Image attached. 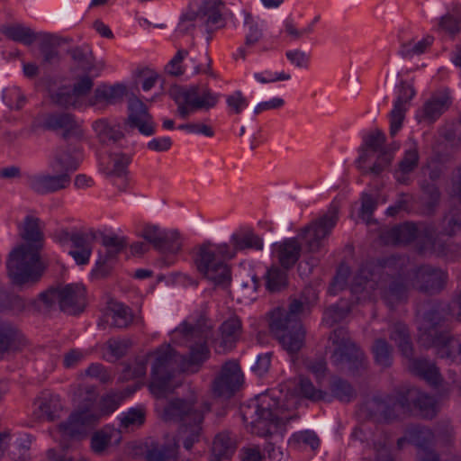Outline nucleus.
<instances>
[{
    "label": "nucleus",
    "mask_w": 461,
    "mask_h": 461,
    "mask_svg": "<svg viewBox=\"0 0 461 461\" xmlns=\"http://www.w3.org/2000/svg\"><path fill=\"white\" fill-rule=\"evenodd\" d=\"M85 375L98 380L101 384H109L113 379V375L110 369L101 363H92L85 370Z\"/></svg>",
    "instance_id": "nucleus-57"
},
{
    "label": "nucleus",
    "mask_w": 461,
    "mask_h": 461,
    "mask_svg": "<svg viewBox=\"0 0 461 461\" xmlns=\"http://www.w3.org/2000/svg\"><path fill=\"white\" fill-rule=\"evenodd\" d=\"M118 405H80L69 413L67 420L58 425L61 447L68 448V441L81 442L95 430L104 416L116 410Z\"/></svg>",
    "instance_id": "nucleus-5"
},
{
    "label": "nucleus",
    "mask_w": 461,
    "mask_h": 461,
    "mask_svg": "<svg viewBox=\"0 0 461 461\" xmlns=\"http://www.w3.org/2000/svg\"><path fill=\"white\" fill-rule=\"evenodd\" d=\"M231 251H234V257L238 251L246 249H255L261 251L264 248V242L261 237L253 230L236 232L230 236Z\"/></svg>",
    "instance_id": "nucleus-31"
},
{
    "label": "nucleus",
    "mask_w": 461,
    "mask_h": 461,
    "mask_svg": "<svg viewBox=\"0 0 461 461\" xmlns=\"http://www.w3.org/2000/svg\"><path fill=\"white\" fill-rule=\"evenodd\" d=\"M295 391L299 396L312 402L322 401L326 395L324 391L316 389L312 382L303 375L298 377Z\"/></svg>",
    "instance_id": "nucleus-44"
},
{
    "label": "nucleus",
    "mask_w": 461,
    "mask_h": 461,
    "mask_svg": "<svg viewBox=\"0 0 461 461\" xmlns=\"http://www.w3.org/2000/svg\"><path fill=\"white\" fill-rule=\"evenodd\" d=\"M58 175L35 174L28 176V186L38 194H50L67 188L71 182L68 173L59 172Z\"/></svg>",
    "instance_id": "nucleus-22"
},
{
    "label": "nucleus",
    "mask_w": 461,
    "mask_h": 461,
    "mask_svg": "<svg viewBox=\"0 0 461 461\" xmlns=\"http://www.w3.org/2000/svg\"><path fill=\"white\" fill-rule=\"evenodd\" d=\"M73 60L85 72H90L93 68L91 50L87 47H76L69 50Z\"/></svg>",
    "instance_id": "nucleus-53"
},
{
    "label": "nucleus",
    "mask_w": 461,
    "mask_h": 461,
    "mask_svg": "<svg viewBox=\"0 0 461 461\" xmlns=\"http://www.w3.org/2000/svg\"><path fill=\"white\" fill-rule=\"evenodd\" d=\"M40 222V219L32 215L24 218L20 235L25 243L14 248L9 254L7 272L15 285L37 282L43 273L40 251L43 247L44 235Z\"/></svg>",
    "instance_id": "nucleus-2"
},
{
    "label": "nucleus",
    "mask_w": 461,
    "mask_h": 461,
    "mask_svg": "<svg viewBox=\"0 0 461 461\" xmlns=\"http://www.w3.org/2000/svg\"><path fill=\"white\" fill-rule=\"evenodd\" d=\"M420 152L418 142L413 138H409L405 144L402 158L398 163V167L393 171L394 179L402 185L411 183V174L418 167Z\"/></svg>",
    "instance_id": "nucleus-23"
},
{
    "label": "nucleus",
    "mask_w": 461,
    "mask_h": 461,
    "mask_svg": "<svg viewBox=\"0 0 461 461\" xmlns=\"http://www.w3.org/2000/svg\"><path fill=\"white\" fill-rule=\"evenodd\" d=\"M275 253L281 267L285 269L292 268L298 261L302 247L295 238L285 239L274 245Z\"/></svg>",
    "instance_id": "nucleus-29"
},
{
    "label": "nucleus",
    "mask_w": 461,
    "mask_h": 461,
    "mask_svg": "<svg viewBox=\"0 0 461 461\" xmlns=\"http://www.w3.org/2000/svg\"><path fill=\"white\" fill-rule=\"evenodd\" d=\"M209 332L210 326L205 323L203 316L195 323L185 321L173 330V342L189 347L188 357L183 356L182 370H189L194 366H200L209 358L210 349L207 346Z\"/></svg>",
    "instance_id": "nucleus-6"
},
{
    "label": "nucleus",
    "mask_w": 461,
    "mask_h": 461,
    "mask_svg": "<svg viewBox=\"0 0 461 461\" xmlns=\"http://www.w3.org/2000/svg\"><path fill=\"white\" fill-rule=\"evenodd\" d=\"M221 95L213 92L206 84H192L180 88L174 96L177 105L176 114L187 119L197 112H208L214 108Z\"/></svg>",
    "instance_id": "nucleus-11"
},
{
    "label": "nucleus",
    "mask_w": 461,
    "mask_h": 461,
    "mask_svg": "<svg viewBox=\"0 0 461 461\" xmlns=\"http://www.w3.org/2000/svg\"><path fill=\"white\" fill-rule=\"evenodd\" d=\"M244 25L248 28V32L246 33L245 37V44L247 46H252L257 43L262 37L263 24H259L258 22L256 21L250 14L246 13Z\"/></svg>",
    "instance_id": "nucleus-52"
},
{
    "label": "nucleus",
    "mask_w": 461,
    "mask_h": 461,
    "mask_svg": "<svg viewBox=\"0 0 461 461\" xmlns=\"http://www.w3.org/2000/svg\"><path fill=\"white\" fill-rule=\"evenodd\" d=\"M167 231L157 225L149 224L142 229L140 236L158 250Z\"/></svg>",
    "instance_id": "nucleus-56"
},
{
    "label": "nucleus",
    "mask_w": 461,
    "mask_h": 461,
    "mask_svg": "<svg viewBox=\"0 0 461 461\" xmlns=\"http://www.w3.org/2000/svg\"><path fill=\"white\" fill-rule=\"evenodd\" d=\"M98 397L95 385H78L73 392L72 400L76 403H94Z\"/></svg>",
    "instance_id": "nucleus-58"
},
{
    "label": "nucleus",
    "mask_w": 461,
    "mask_h": 461,
    "mask_svg": "<svg viewBox=\"0 0 461 461\" xmlns=\"http://www.w3.org/2000/svg\"><path fill=\"white\" fill-rule=\"evenodd\" d=\"M383 239L386 243L394 245L408 244L420 240V252L429 251L438 256H449L450 245L436 238L434 229L424 223L405 222L394 226L384 233Z\"/></svg>",
    "instance_id": "nucleus-7"
},
{
    "label": "nucleus",
    "mask_w": 461,
    "mask_h": 461,
    "mask_svg": "<svg viewBox=\"0 0 461 461\" xmlns=\"http://www.w3.org/2000/svg\"><path fill=\"white\" fill-rule=\"evenodd\" d=\"M95 233L93 230L76 231L73 232L70 236V241L72 242V245L76 249H93V242L95 241Z\"/></svg>",
    "instance_id": "nucleus-59"
},
{
    "label": "nucleus",
    "mask_w": 461,
    "mask_h": 461,
    "mask_svg": "<svg viewBox=\"0 0 461 461\" xmlns=\"http://www.w3.org/2000/svg\"><path fill=\"white\" fill-rule=\"evenodd\" d=\"M139 387V385H134L127 386L123 390H111L105 395L103 396L102 403H120L121 402L127 400L131 394H133L137 391Z\"/></svg>",
    "instance_id": "nucleus-60"
},
{
    "label": "nucleus",
    "mask_w": 461,
    "mask_h": 461,
    "mask_svg": "<svg viewBox=\"0 0 461 461\" xmlns=\"http://www.w3.org/2000/svg\"><path fill=\"white\" fill-rule=\"evenodd\" d=\"M336 346L330 356L331 363L337 366H347L352 371H357L366 366L364 353L352 342L348 330L344 328L334 330L330 336Z\"/></svg>",
    "instance_id": "nucleus-15"
},
{
    "label": "nucleus",
    "mask_w": 461,
    "mask_h": 461,
    "mask_svg": "<svg viewBox=\"0 0 461 461\" xmlns=\"http://www.w3.org/2000/svg\"><path fill=\"white\" fill-rule=\"evenodd\" d=\"M450 104L447 95H432L423 105L422 117L428 122H435Z\"/></svg>",
    "instance_id": "nucleus-34"
},
{
    "label": "nucleus",
    "mask_w": 461,
    "mask_h": 461,
    "mask_svg": "<svg viewBox=\"0 0 461 461\" xmlns=\"http://www.w3.org/2000/svg\"><path fill=\"white\" fill-rule=\"evenodd\" d=\"M436 31L455 38L461 32V21L453 14H446L438 19Z\"/></svg>",
    "instance_id": "nucleus-50"
},
{
    "label": "nucleus",
    "mask_w": 461,
    "mask_h": 461,
    "mask_svg": "<svg viewBox=\"0 0 461 461\" xmlns=\"http://www.w3.org/2000/svg\"><path fill=\"white\" fill-rule=\"evenodd\" d=\"M338 220V208L331 205L325 214L301 230L299 236L308 252L318 253L325 249L327 238L331 234Z\"/></svg>",
    "instance_id": "nucleus-14"
},
{
    "label": "nucleus",
    "mask_w": 461,
    "mask_h": 461,
    "mask_svg": "<svg viewBox=\"0 0 461 461\" xmlns=\"http://www.w3.org/2000/svg\"><path fill=\"white\" fill-rule=\"evenodd\" d=\"M415 90L408 83L402 81L398 86L397 97L390 112V134L394 136L402 129L410 101L414 97Z\"/></svg>",
    "instance_id": "nucleus-21"
},
{
    "label": "nucleus",
    "mask_w": 461,
    "mask_h": 461,
    "mask_svg": "<svg viewBox=\"0 0 461 461\" xmlns=\"http://www.w3.org/2000/svg\"><path fill=\"white\" fill-rule=\"evenodd\" d=\"M349 275V267L344 264L340 265L338 267L333 282L329 288L330 294L335 295L339 291L343 290L347 285Z\"/></svg>",
    "instance_id": "nucleus-62"
},
{
    "label": "nucleus",
    "mask_w": 461,
    "mask_h": 461,
    "mask_svg": "<svg viewBox=\"0 0 461 461\" xmlns=\"http://www.w3.org/2000/svg\"><path fill=\"white\" fill-rule=\"evenodd\" d=\"M23 345L22 335L11 325L0 326V358L9 351L18 350Z\"/></svg>",
    "instance_id": "nucleus-35"
},
{
    "label": "nucleus",
    "mask_w": 461,
    "mask_h": 461,
    "mask_svg": "<svg viewBox=\"0 0 461 461\" xmlns=\"http://www.w3.org/2000/svg\"><path fill=\"white\" fill-rule=\"evenodd\" d=\"M179 444L178 440L174 438L171 442L160 445L151 443L146 450V461H177Z\"/></svg>",
    "instance_id": "nucleus-30"
},
{
    "label": "nucleus",
    "mask_w": 461,
    "mask_h": 461,
    "mask_svg": "<svg viewBox=\"0 0 461 461\" xmlns=\"http://www.w3.org/2000/svg\"><path fill=\"white\" fill-rule=\"evenodd\" d=\"M146 413L139 407L130 408L120 418V426L123 429H133L142 426L145 422Z\"/></svg>",
    "instance_id": "nucleus-48"
},
{
    "label": "nucleus",
    "mask_w": 461,
    "mask_h": 461,
    "mask_svg": "<svg viewBox=\"0 0 461 461\" xmlns=\"http://www.w3.org/2000/svg\"><path fill=\"white\" fill-rule=\"evenodd\" d=\"M349 312L350 309L348 305L333 304L325 310L322 321L331 327L345 319Z\"/></svg>",
    "instance_id": "nucleus-54"
},
{
    "label": "nucleus",
    "mask_w": 461,
    "mask_h": 461,
    "mask_svg": "<svg viewBox=\"0 0 461 461\" xmlns=\"http://www.w3.org/2000/svg\"><path fill=\"white\" fill-rule=\"evenodd\" d=\"M389 338L395 343L402 355L409 360L408 368L415 375L432 385L441 382V375L434 363L424 358H413V347L409 329L402 322H396L389 328Z\"/></svg>",
    "instance_id": "nucleus-9"
},
{
    "label": "nucleus",
    "mask_w": 461,
    "mask_h": 461,
    "mask_svg": "<svg viewBox=\"0 0 461 461\" xmlns=\"http://www.w3.org/2000/svg\"><path fill=\"white\" fill-rule=\"evenodd\" d=\"M0 31L8 39L24 45L32 44L37 40L38 36L31 28L23 26V24L2 26Z\"/></svg>",
    "instance_id": "nucleus-38"
},
{
    "label": "nucleus",
    "mask_w": 461,
    "mask_h": 461,
    "mask_svg": "<svg viewBox=\"0 0 461 461\" xmlns=\"http://www.w3.org/2000/svg\"><path fill=\"white\" fill-rule=\"evenodd\" d=\"M194 407L195 405H164L162 411V419L165 421L182 423L180 434L189 430V435L184 440V447L187 450H190L198 441L200 424L203 420V411Z\"/></svg>",
    "instance_id": "nucleus-13"
},
{
    "label": "nucleus",
    "mask_w": 461,
    "mask_h": 461,
    "mask_svg": "<svg viewBox=\"0 0 461 461\" xmlns=\"http://www.w3.org/2000/svg\"><path fill=\"white\" fill-rule=\"evenodd\" d=\"M53 103L63 107L80 108L82 103L77 99L72 89L67 86L59 87L55 93L51 95Z\"/></svg>",
    "instance_id": "nucleus-51"
},
{
    "label": "nucleus",
    "mask_w": 461,
    "mask_h": 461,
    "mask_svg": "<svg viewBox=\"0 0 461 461\" xmlns=\"http://www.w3.org/2000/svg\"><path fill=\"white\" fill-rule=\"evenodd\" d=\"M221 3L218 0H203L201 6L195 13L187 14L183 16L179 29L188 31L191 28H198L207 33L222 28L225 24L221 13Z\"/></svg>",
    "instance_id": "nucleus-16"
},
{
    "label": "nucleus",
    "mask_w": 461,
    "mask_h": 461,
    "mask_svg": "<svg viewBox=\"0 0 461 461\" xmlns=\"http://www.w3.org/2000/svg\"><path fill=\"white\" fill-rule=\"evenodd\" d=\"M330 391L333 396L339 402H351L356 394L351 384L341 378L333 379L330 384Z\"/></svg>",
    "instance_id": "nucleus-49"
},
{
    "label": "nucleus",
    "mask_w": 461,
    "mask_h": 461,
    "mask_svg": "<svg viewBox=\"0 0 461 461\" xmlns=\"http://www.w3.org/2000/svg\"><path fill=\"white\" fill-rule=\"evenodd\" d=\"M39 299L49 310L59 308L68 314L75 315L86 306V289L81 284L51 286L41 293Z\"/></svg>",
    "instance_id": "nucleus-12"
},
{
    "label": "nucleus",
    "mask_w": 461,
    "mask_h": 461,
    "mask_svg": "<svg viewBox=\"0 0 461 461\" xmlns=\"http://www.w3.org/2000/svg\"><path fill=\"white\" fill-rule=\"evenodd\" d=\"M303 309V303L294 300L287 309L276 308L270 315V331L290 355L297 354L305 342L306 332L300 320Z\"/></svg>",
    "instance_id": "nucleus-4"
},
{
    "label": "nucleus",
    "mask_w": 461,
    "mask_h": 461,
    "mask_svg": "<svg viewBox=\"0 0 461 461\" xmlns=\"http://www.w3.org/2000/svg\"><path fill=\"white\" fill-rule=\"evenodd\" d=\"M241 321L234 315L221 325V343L224 348H231L241 334Z\"/></svg>",
    "instance_id": "nucleus-40"
},
{
    "label": "nucleus",
    "mask_w": 461,
    "mask_h": 461,
    "mask_svg": "<svg viewBox=\"0 0 461 461\" xmlns=\"http://www.w3.org/2000/svg\"><path fill=\"white\" fill-rule=\"evenodd\" d=\"M132 321L133 313L130 307L122 303L111 302L98 321V327L104 330L106 325H110L116 329H125Z\"/></svg>",
    "instance_id": "nucleus-24"
},
{
    "label": "nucleus",
    "mask_w": 461,
    "mask_h": 461,
    "mask_svg": "<svg viewBox=\"0 0 461 461\" xmlns=\"http://www.w3.org/2000/svg\"><path fill=\"white\" fill-rule=\"evenodd\" d=\"M372 351L375 361L383 367H388L393 360V348L384 339H375Z\"/></svg>",
    "instance_id": "nucleus-47"
},
{
    "label": "nucleus",
    "mask_w": 461,
    "mask_h": 461,
    "mask_svg": "<svg viewBox=\"0 0 461 461\" xmlns=\"http://www.w3.org/2000/svg\"><path fill=\"white\" fill-rule=\"evenodd\" d=\"M441 321L442 316L435 307L423 313L422 322L419 327V340L426 348H437L439 357L454 361L456 352L461 355V342L447 332L438 331V326Z\"/></svg>",
    "instance_id": "nucleus-8"
},
{
    "label": "nucleus",
    "mask_w": 461,
    "mask_h": 461,
    "mask_svg": "<svg viewBox=\"0 0 461 461\" xmlns=\"http://www.w3.org/2000/svg\"><path fill=\"white\" fill-rule=\"evenodd\" d=\"M188 55V51L185 50H179L176 55L171 59V60L166 66V71L172 76L178 77L182 76L185 68L189 67L188 64L185 65V68L181 66L184 59Z\"/></svg>",
    "instance_id": "nucleus-63"
},
{
    "label": "nucleus",
    "mask_w": 461,
    "mask_h": 461,
    "mask_svg": "<svg viewBox=\"0 0 461 461\" xmlns=\"http://www.w3.org/2000/svg\"><path fill=\"white\" fill-rule=\"evenodd\" d=\"M37 125L61 135L64 140H80L83 130L75 116L68 113H51L40 116Z\"/></svg>",
    "instance_id": "nucleus-18"
},
{
    "label": "nucleus",
    "mask_w": 461,
    "mask_h": 461,
    "mask_svg": "<svg viewBox=\"0 0 461 461\" xmlns=\"http://www.w3.org/2000/svg\"><path fill=\"white\" fill-rule=\"evenodd\" d=\"M406 258L389 257L378 263L366 262L359 267L350 284V292L357 302L375 300L376 291L389 308L406 302L411 289L424 294L440 292L447 281V273L441 268L422 265L407 269Z\"/></svg>",
    "instance_id": "nucleus-1"
},
{
    "label": "nucleus",
    "mask_w": 461,
    "mask_h": 461,
    "mask_svg": "<svg viewBox=\"0 0 461 461\" xmlns=\"http://www.w3.org/2000/svg\"><path fill=\"white\" fill-rule=\"evenodd\" d=\"M434 37L427 35L415 41L413 39L401 43L398 54L403 59H411L425 53L433 44Z\"/></svg>",
    "instance_id": "nucleus-37"
},
{
    "label": "nucleus",
    "mask_w": 461,
    "mask_h": 461,
    "mask_svg": "<svg viewBox=\"0 0 461 461\" xmlns=\"http://www.w3.org/2000/svg\"><path fill=\"white\" fill-rule=\"evenodd\" d=\"M409 443L414 445L418 451L433 448L435 435L433 431L425 427L414 426L407 429Z\"/></svg>",
    "instance_id": "nucleus-36"
},
{
    "label": "nucleus",
    "mask_w": 461,
    "mask_h": 461,
    "mask_svg": "<svg viewBox=\"0 0 461 461\" xmlns=\"http://www.w3.org/2000/svg\"><path fill=\"white\" fill-rule=\"evenodd\" d=\"M234 258V251L227 243L204 241L194 253L197 271L216 286L228 287L231 283V271L226 259Z\"/></svg>",
    "instance_id": "nucleus-3"
},
{
    "label": "nucleus",
    "mask_w": 461,
    "mask_h": 461,
    "mask_svg": "<svg viewBox=\"0 0 461 461\" xmlns=\"http://www.w3.org/2000/svg\"><path fill=\"white\" fill-rule=\"evenodd\" d=\"M102 244L105 248V254L100 255L95 263V271L104 276L109 271L108 264L114 260L127 245L126 239L116 235H105L103 237Z\"/></svg>",
    "instance_id": "nucleus-26"
},
{
    "label": "nucleus",
    "mask_w": 461,
    "mask_h": 461,
    "mask_svg": "<svg viewBox=\"0 0 461 461\" xmlns=\"http://www.w3.org/2000/svg\"><path fill=\"white\" fill-rule=\"evenodd\" d=\"M287 270L277 266H272L265 274V285L270 293H277L288 285Z\"/></svg>",
    "instance_id": "nucleus-39"
},
{
    "label": "nucleus",
    "mask_w": 461,
    "mask_h": 461,
    "mask_svg": "<svg viewBox=\"0 0 461 461\" xmlns=\"http://www.w3.org/2000/svg\"><path fill=\"white\" fill-rule=\"evenodd\" d=\"M131 162V156L122 152H112L109 155V174L118 177L127 174V168Z\"/></svg>",
    "instance_id": "nucleus-45"
},
{
    "label": "nucleus",
    "mask_w": 461,
    "mask_h": 461,
    "mask_svg": "<svg viewBox=\"0 0 461 461\" xmlns=\"http://www.w3.org/2000/svg\"><path fill=\"white\" fill-rule=\"evenodd\" d=\"M240 416L249 424L250 432L259 437L272 435L273 429L285 425L288 419L278 417L270 408L262 405H240Z\"/></svg>",
    "instance_id": "nucleus-17"
},
{
    "label": "nucleus",
    "mask_w": 461,
    "mask_h": 461,
    "mask_svg": "<svg viewBox=\"0 0 461 461\" xmlns=\"http://www.w3.org/2000/svg\"><path fill=\"white\" fill-rule=\"evenodd\" d=\"M79 150L77 148H59L55 151L53 159L50 162V167L53 172L70 175L79 166Z\"/></svg>",
    "instance_id": "nucleus-27"
},
{
    "label": "nucleus",
    "mask_w": 461,
    "mask_h": 461,
    "mask_svg": "<svg viewBox=\"0 0 461 461\" xmlns=\"http://www.w3.org/2000/svg\"><path fill=\"white\" fill-rule=\"evenodd\" d=\"M92 126L98 140L103 145H114L124 137L120 127L111 124L106 119L96 120L93 122Z\"/></svg>",
    "instance_id": "nucleus-32"
},
{
    "label": "nucleus",
    "mask_w": 461,
    "mask_h": 461,
    "mask_svg": "<svg viewBox=\"0 0 461 461\" xmlns=\"http://www.w3.org/2000/svg\"><path fill=\"white\" fill-rule=\"evenodd\" d=\"M125 125L131 129H137L144 136H151L156 132V123L148 107L135 95L129 98Z\"/></svg>",
    "instance_id": "nucleus-20"
},
{
    "label": "nucleus",
    "mask_w": 461,
    "mask_h": 461,
    "mask_svg": "<svg viewBox=\"0 0 461 461\" xmlns=\"http://www.w3.org/2000/svg\"><path fill=\"white\" fill-rule=\"evenodd\" d=\"M149 355L136 357L132 362L127 364L122 370V379L130 380L145 376Z\"/></svg>",
    "instance_id": "nucleus-46"
},
{
    "label": "nucleus",
    "mask_w": 461,
    "mask_h": 461,
    "mask_svg": "<svg viewBox=\"0 0 461 461\" xmlns=\"http://www.w3.org/2000/svg\"><path fill=\"white\" fill-rule=\"evenodd\" d=\"M127 89L123 84H114L113 86H98L94 95L89 98V105L98 109H104L108 105H113L122 101Z\"/></svg>",
    "instance_id": "nucleus-25"
},
{
    "label": "nucleus",
    "mask_w": 461,
    "mask_h": 461,
    "mask_svg": "<svg viewBox=\"0 0 461 461\" xmlns=\"http://www.w3.org/2000/svg\"><path fill=\"white\" fill-rule=\"evenodd\" d=\"M90 448L93 453L96 455H103L107 448L111 446L112 440L117 437L115 439L116 443H119L121 440L120 433L117 429L111 427H104L101 429L94 431L90 434Z\"/></svg>",
    "instance_id": "nucleus-33"
},
{
    "label": "nucleus",
    "mask_w": 461,
    "mask_h": 461,
    "mask_svg": "<svg viewBox=\"0 0 461 461\" xmlns=\"http://www.w3.org/2000/svg\"><path fill=\"white\" fill-rule=\"evenodd\" d=\"M149 355L154 357L149 391L158 400L167 393L169 381L176 368L182 369L184 357L183 355L177 354L170 345L161 346Z\"/></svg>",
    "instance_id": "nucleus-10"
},
{
    "label": "nucleus",
    "mask_w": 461,
    "mask_h": 461,
    "mask_svg": "<svg viewBox=\"0 0 461 461\" xmlns=\"http://www.w3.org/2000/svg\"><path fill=\"white\" fill-rule=\"evenodd\" d=\"M242 380L243 375L239 364L234 360L227 361L213 380L212 393L218 397L229 399L239 390Z\"/></svg>",
    "instance_id": "nucleus-19"
},
{
    "label": "nucleus",
    "mask_w": 461,
    "mask_h": 461,
    "mask_svg": "<svg viewBox=\"0 0 461 461\" xmlns=\"http://www.w3.org/2000/svg\"><path fill=\"white\" fill-rule=\"evenodd\" d=\"M3 98L6 104L12 109H20L25 103V97L21 89L17 86L5 90Z\"/></svg>",
    "instance_id": "nucleus-64"
},
{
    "label": "nucleus",
    "mask_w": 461,
    "mask_h": 461,
    "mask_svg": "<svg viewBox=\"0 0 461 461\" xmlns=\"http://www.w3.org/2000/svg\"><path fill=\"white\" fill-rule=\"evenodd\" d=\"M226 104L230 114L238 115L249 106V100L240 90H236L226 96Z\"/></svg>",
    "instance_id": "nucleus-55"
},
{
    "label": "nucleus",
    "mask_w": 461,
    "mask_h": 461,
    "mask_svg": "<svg viewBox=\"0 0 461 461\" xmlns=\"http://www.w3.org/2000/svg\"><path fill=\"white\" fill-rule=\"evenodd\" d=\"M235 451V444L230 435L221 432L216 435L212 447V458L221 461V458L230 459Z\"/></svg>",
    "instance_id": "nucleus-41"
},
{
    "label": "nucleus",
    "mask_w": 461,
    "mask_h": 461,
    "mask_svg": "<svg viewBox=\"0 0 461 461\" xmlns=\"http://www.w3.org/2000/svg\"><path fill=\"white\" fill-rule=\"evenodd\" d=\"M410 396L418 395L416 400L411 402L402 394L382 396L376 394L373 397L374 403H433L431 398L425 393H420L417 389H411L408 392Z\"/></svg>",
    "instance_id": "nucleus-42"
},
{
    "label": "nucleus",
    "mask_w": 461,
    "mask_h": 461,
    "mask_svg": "<svg viewBox=\"0 0 461 461\" xmlns=\"http://www.w3.org/2000/svg\"><path fill=\"white\" fill-rule=\"evenodd\" d=\"M35 414L46 421H55L65 414L63 405H39Z\"/></svg>",
    "instance_id": "nucleus-61"
},
{
    "label": "nucleus",
    "mask_w": 461,
    "mask_h": 461,
    "mask_svg": "<svg viewBox=\"0 0 461 461\" xmlns=\"http://www.w3.org/2000/svg\"><path fill=\"white\" fill-rule=\"evenodd\" d=\"M377 407H383L379 410L378 415H372L371 418L376 422H391L399 419H403L408 416L407 410L411 405H376Z\"/></svg>",
    "instance_id": "nucleus-43"
},
{
    "label": "nucleus",
    "mask_w": 461,
    "mask_h": 461,
    "mask_svg": "<svg viewBox=\"0 0 461 461\" xmlns=\"http://www.w3.org/2000/svg\"><path fill=\"white\" fill-rule=\"evenodd\" d=\"M184 239L177 230H168L158 251L162 255V264L166 267L174 265L176 256L181 252Z\"/></svg>",
    "instance_id": "nucleus-28"
}]
</instances>
